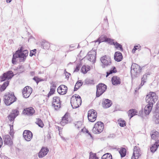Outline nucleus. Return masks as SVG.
Segmentation results:
<instances>
[{"label": "nucleus", "instance_id": "obj_18", "mask_svg": "<svg viewBox=\"0 0 159 159\" xmlns=\"http://www.w3.org/2000/svg\"><path fill=\"white\" fill-rule=\"evenodd\" d=\"M24 114L27 116H31L35 113V110L32 107L25 108L23 111Z\"/></svg>", "mask_w": 159, "mask_h": 159}, {"label": "nucleus", "instance_id": "obj_17", "mask_svg": "<svg viewBox=\"0 0 159 159\" xmlns=\"http://www.w3.org/2000/svg\"><path fill=\"white\" fill-rule=\"evenodd\" d=\"M23 135L25 140L28 141H30L33 137L32 132L28 130H25L24 131Z\"/></svg>", "mask_w": 159, "mask_h": 159}, {"label": "nucleus", "instance_id": "obj_53", "mask_svg": "<svg viewBox=\"0 0 159 159\" xmlns=\"http://www.w3.org/2000/svg\"><path fill=\"white\" fill-rule=\"evenodd\" d=\"M12 0H6V2L7 3H10V2Z\"/></svg>", "mask_w": 159, "mask_h": 159}, {"label": "nucleus", "instance_id": "obj_11", "mask_svg": "<svg viewBox=\"0 0 159 159\" xmlns=\"http://www.w3.org/2000/svg\"><path fill=\"white\" fill-rule=\"evenodd\" d=\"M96 52L94 50H92L88 52L86 57L90 61L93 62L96 60Z\"/></svg>", "mask_w": 159, "mask_h": 159}, {"label": "nucleus", "instance_id": "obj_8", "mask_svg": "<svg viewBox=\"0 0 159 159\" xmlns=\"http://www.w3.org/2000/svg\"><path fill=\"white\" fill-rule=\"evenodd\" d=\"M72 120V119L70 114L67 112L62 117L60 123L61 125L63 126L67 124L70 123Z\"/></svg>", "mask_w": 159, "mask_h": 159}, {"label": "nucleus", "instance_id": "obj_54", "mask_svg": "<svg viewBox=\"0 0 159 159\" xmlns=\"http://www.w3.org/2000/svg\"><path fill=\"white\" fill-rule=\"evenodd\" d=\"M62 138L63 139H64V138H63V137H62Z\"/></svg>", "mask_w": 159, "mask_h": 159}, {"label": "nucleus", "instance_id": "obj_6", "mask_svg": "<svg viewBox=\"0 0 159 159\" xmlns=\"http://www.w3.org/2000/svg\"><path fill=\"white\" fill-rule=\"evenodd\" d=\"M52 106L56 110H58L60 108L61 101L60 97H53L52 99Z\"/></svg>", "mask_w": 159, "mask_h": 159}, {"label": "nucleus", "instance_id": "obj_45", "mask_svg": "<svg viewBox=\"0 0 159 159\" xmlns=\"http://www.w3.org/2000/svg\"><path fill=\"white\" fill-rule=\"evenodd\" d=\"M141 46L139 45L135 46L134 47V48L132 50V52L133 53L135 52V51L137 50H140Z\"/></svg>", "mask_w": 159, "mask_h": 159}, {"label": "nucleus", "instance_id": "obj_27", "mask_svg": "<svg viewBox=\"0 0 159 159\" xmlns=\"http://www.w3.org/2000/svg\"><path fill=\"white\" fill-rule=\"evenodd\" d=\"M90 70V67L88 65H84L82 67L81 69V72L84 74H85L89 71Z\"/></svg>", "mask_w": 159, "mask_h": 159}, {"label": "nucleus", "instance_id": "obj_51", "mask_svg": "<svg viewBox=\"0 0 159 159\" xmlns=\"http://www.w3.org/2000/svg\"><path fill=\"white\" fill-rule=\"evenodd\" d=\"M79 69H80L79 67L78 66H77L76 67V68H75V71H78V70H79Z\"/></svg>", "mask_w": 159, "mask_h": 159}, {"label": "nucleus", "instance_id": "obj_12", "mask_svg": "<svg viewBox=\"0 0 159 159\" xmlns=\"http://www.w3.org/2000/svg\"><path fill=\"white\" fill-rule=\"evenodd\" d=\"M14 74L12 71H8L3 74L1 76V79L2 81H3L6 79H10L13 76Z\"/></svg>", "mask_w": 159, "mask_h": 159}, {"label": "nucleus", "instance_id": "obj_49", "mask_svg": "<svg viewBox=\"0 0 159 159\" xmlns=\"http://www.w3.org/2000/svg\"><path fill=\"white\" fill-rule=\"evenodd\" d=\"M3 144L2 140L1 137L0 136V148L2 146Z\"/></svg>", "mask_w": 159, "mask_h": 159}, {"label": "nucleus", "instance_id": "obj_52", "mask_svg": "<svg viewBox=\"0 0 159 159\" xmlns=\"http://www.w3.org/2000/svg\"><path fill=\"white\" fill-rule=\"evenodd\" d=\"M57 128H58V130L59 131V134H60V133L61 132V131H62V129L61 128H60L59 126H58Z\"/></svg>", "mask_w": 159, "mask_h": 159}, {"label": "nucleus", "instance_id": "obj_34", "mask_svg": "<svg viewBox=\"0 0 159 159\" xmlns=\"http://www.w3.org/2000/svg\"><path fill=\"white\" fill-rule=\"evenodd\" d=\"M35 123L41 128H43L44 126V124L42 121L39 118L36 119Z\"/></svg>", "mask_w": 159, "mask_h": 159}, {"label": "nucleus", "instance_id": "obj_4", "mask_svg": "<svg viewBox=\"0 0 159 159\" xmlns=\"http://www.w3.org/2000/svg\"><path fill=\"white\" fill-rule=\"evenodd\" d=\"M16 100V98L13 93H8L4 96V102L7 105H10Z\"/></svg>", "mask_w": 159, "mask_h": 159}, {"label": "nucleus", "instance_id": "obj_35", "mask_svg": "<svg viewBox=\"0 0 159 159\" xmlns=\"http://www.w3.org/2000/svg\"><path fill=\"white\" fill-rule=\"evenodd\" d=\"M55 88L56 87L55 86L53 87L52 88H51L50 89V91L48 93V97H49L51 95L54 94L55 92Z\"/></svg>", "mask_w": 159, "mask_h": 159}, {"label": "nucleus", "instance_id": "obj_26", "mask_svg": "<svg viewBox=\"0 0 159 159\" xmlns=\"http://www.w3.org/2000/svg\"><path fill=\"white\" fill-rule=\"evenodd\" d=\"M150 135L152 139L153 140H155L158 138L159 136V133L156 130H153L152 131Z\"/></svg>", "mask_w": 159, "mask_h": 159}, {"label": "nucleus", "instance_id": "obj_44", "mask_svg": "<svg viewBox=\"0 0 159 159\" xmlns=\"http://www.w3.org/2000/svg\"><path fill=\"white\" fill-rule=\"evenodd\" d=\"M89 159H98L95 153H91L90 154Z\"/></svg>", "mask_w": 159, "mask_h": 159}, {"label": "nucleus", "instance_id": "obj_9", "mask_svg": "<svg viewBox=\"0 0 159 159\" xmlns=\"http://www.w3.org/2000/svg\"><path fill=\"white\" fill-rule=\"evenodd\" d=\"M97 113L93 109H90L88 112V118L89 120L92 122H94L96 120Z\"/></svg>", "mask_w": 159, "mask_h": 159}, {"label": "nucleus", "instance_id": "obj_30", "mask_svg": "<svg viewBox=\"0 0 159 159\" xmlns=\"http://www.w3.org/2000/svg\"><path fill=\"white\" fill-rule=\"evenodd\" d=\"M113 43V44L115 46V48L120 51H122L123 50V48L122 47V46L121 45L118 43L117 42H113H113L112 43Z\"/></svg>", "mask_w": 159, "mask_h": 159}, {"label": "nucleus", "instance_id": "obj_37", "mask_svg": "<svg viewBox=\"0 0 159 159\" xmlns=\"http://www.w3.org/2000/svg\"><path fill=\"white\" fill-rule=\"evenodd\" d=\"M119 125L121 127H124L126 125L125 121L121 119H119L118 120Z\"/></svg>", "mask_w": 159, "mask_h": 159}, {"label": "nucleus", "instance_id": "obj_28", "mask_svg": "<svg viewBox=\"0 0 159 159\" xmlns=\"http://www.w3.org/2000/svg\"><path fill=\"white\" fill-rule=\"evenodd\" d=\"M42 47L44 49H48L50 47V43L46 41H43L41 44Z\"/></svg>", "mask_w": 159, "mask_h": 159}, {"label": "nucleus", "instance_id": "obj_47", "mask_svg": "<svg viewBox=\"0 0 159 159\" xmlns=\"http://www.w3.org/2000/svg\"><path fill=\"white\" fill-rule=\"evenodd\" d=\"M82 126V122L81 121H77L75 124V126L77 128H79Z\"/></svg>", "mask_w": 159, "mask_h": 159}, {"label": "nucleus", "instance_id": "obj_16", "mask_svg": "<svg viewBox=\"0 0 159 159\" xmlns=\"http://www.w3.org/2000/svg\"><path fill=\"white\" fill-rule=\"evenodd\" d=\"M67 91V88L64 85H60L57 89V92L60 94H65L66 93Z\"/></svg>", "mask_w": 159, "mask_h": 159}, {"label": "nucleus", "instance_id": "obj_41", "mask_svg": "<svg viewBox=\"0 0 159 159\" xmlns=\"http://www.w3.org/2000/svg\"><path fill=\"white\" fill-rule=\"evenodd\" d=\"M157 148L158 147L157 145L155 144H154L150 148L151 152L153 153L154 152L157 150Z\"/></svg>", "mask_w": 159, "mask_h": 159}, {"label": "nucleus", "instance_id": "obj_40", "mask_svg": "<svg viewBox=\"0 0 159 159\" xmlns=\"http://www.w3.org/2000/svg\"><path fill=\"white\" fill-rule=\"evenodd\" d=\"M19 111L18 109H16L13 110L12 112L11 113V114H12L14 116H15V117H16L17 116H18L19 114Z\"/></svg>", "mask_w": 159, "mask_h": 159}, {"label": "nucleus", "instance_id": "obj_31", "mask_svg": "<svg viewBox=\"0 0 159 159\" xmlns=\"http://www.w3.org/2000/svg\"><path fill=\"white\" fill-rule=\"evenodd\" d=\"M9 81H7L4 82L0 87V91L2 92L4 91L6 89L8 85Z\"/></svg>", "mask_w": 159, "mask_h": 159}, {"label": "nucleus", "instance_id": "obj_5", "mask_svg": "<svg viewBox=\"0 0 159 159\" xmlns=\"http://www.w3.org/2000/svg\"><path fill=\"white\" fill-rule=\"evenodd\" d=\"M104 124L101 121H98L94 125L92 132L94 134H98L102 132L104 129Z\"/></svg>", "mask_w": 159, "mask_h": 159}, {"label": "nucleus", "instance_id": "obj_43", "mask_svg": "<svg viewBox=\"0 0 159 159\" xmlns=\"http://www.w3.org/2000/svg\"><path fill=\"white\" fill-rule=\"evenodd\" d=\"M16 53L13 55V58L12 60V62L14 64H16V58H18L16 55H15Z\"/></svg>", "mask_w": 159, "mask_h": 159}, {"label": "nucleus", "instance_id": "obj_38", "mask_svg": "<svg viewBox=\"0 0 159 159\" xmlns=\"http://www.w3.org/2000/svg\"><path fill=\"white\" fill-rule=\"evenodd\" d=\"M83 83L81 82H77L75 84L74 91H76L82 85Z\"/></svg>", "mask_w": 159, "mask_h": 159}, {"label": "nucleus", "instance_id": "obj_25", "mask_svg": "<svg viewBox=\"0 0 159 159\" xmlns=\"http://www.w3.org/2000/svg\"><path fill=\"white\" fill-rule=\"evenodd\" d=\"M138 113L137 111L135 109L129 110L128 112V115L130 117V119L134 116L137 115Z\"/></svg>", "mask_w": 159, "mask_h": 159}, {"label": "nucleus", "instance_id": "obj_7", "mask_svg": "<svg viewBox=\"0 0 159 159\" xmlns=\"http://www.w3.org/2000/svg\"><path fill=\"white\" fill-rule=\"evenodd\" d=\"M107 86L104 84L100 83L97 86L96 96L98 97L101 95L106 90Z\"/></svg>", "mask_w": 159, "mask_h": 159}, {"label": "nucleus", "instance_id": "obj_19", "mask_svg": "<svg viewBox=\"0 0 159 159\" xmlns=\"http://www.w3.org/2000/svg\"><path fill=\"white\" fill-rule=\"evenodd\" d=\"M131 68V72L135 73L140 72L141 70V68L136 63H133L132 64Z\"/></svg>", "mask_w": 159, "mask_h": 159}, {"label": "nucleus", "instance_id": "obj_21", "mask_svg": "<svg viewBox=\"0 0 159 159\" xmlns=\"http://www.w3.org/2000/svg\"><path fill=\"white\" fill-rule=\"evenodd\" d=\"M49 151L48 148H42L39 153V157L42 158L45 156Z\"/></svg>", "mask_w": 159, "mask_h": 159}, {"label": "nucleus", "instance_id": "obj_23", "mask_svg": "<svg viewBox=\"0 0 159 159\" xmlns=\"http://www.w3.org/2000/svg\"><path fill=\"white\" fill-rule=\"evenodd\" d=\"M111 81L112 84L113 85L119 84L121 83L120 78L119 77L116 76H113L112 77Z\"/></svg>", "mask_w": 159, "mask_h": 159}, {"label": "nucleus", "instance_id": "obj_20", "mask_svg": "<svg viewBox=\"0 0 159 159\" xmlns=\"http://www.w3.org/2000/svg\"><path fill=\"white\" fill-rule=\"evenodd\" d=\"M98 42L99 43L101 42H103L104 41L107 42L109 43H111L112 42L113 40L108 38L107 37L104 35H101L98 39V40L95 42Z\"/></svg>", "mask_w": 159, "mask_h": 159}, {"label": "nucleus", "instance_id": "obj_10", "mask_svg": "<svg viewBox=\"0 0 159 159\" xmlns=\"http://www.w3.org/2000/svg\"><path fill=\"white\" fill-rule=\"evenodd\" d=\"M141 155L140 148L138 146H135L134 149V152L131 157V159H138Z\"/></svg>", "mask_w": 159, "mask_h": 159}, {"label": "nucleus", "instance_id": "obj_1", "mask_svg": "<svg viewBox=\"0 0 159 159\" xmlns=\"http://www.w3.org/2000/svg\"><path fill=\"white\" fill-rule=\"evenodd\" d=\"M146 101L148 103L144 108V112L147 115H148L151 112L153 104L157 100L156 94L155 93L150 92L146 97Z\"/></svg>", "mask_w": 159, "mask_h": 159}, {"label": "nucleus", "instance_id": "obj_42", "mask_svg": "<svg viewBox=\"0 0 159 159\" xmlns=\"http://www.w3.org/2000/svg\"><path fill=\"white\" fill-rule=\"evenodd\" d=\"M33 80H34L37 84L39 82L43 81L42 79L40 78H39L38 76H35L33 78Z\"/></svg>", "mask_w": 159, "mask_h": 159}, {"label": "nucleus", "instance_id": "obj_32", "mask_svg": "<svg viewBox=\"0 0 159 159\" xmlns=\"http://www.w3.org/2000/svg\"><path fill=\"white\" fill-rule=\"evenodd\" d=\"M119 153L121 157H125L126 155V150L125 148H122L119 151Z\"/></svg>", "mask_w": 159, "mask_h": 159}, {"label": "nucleus", "instance_id": "obj_36", "mask_svg": "<svg viewBox=\"0 0 159 159\" xmlns=\"http://www.w3.org/2000/svg\"><path fill=\"white\" fill-rule=\"evenodd\" d=\"M153 120L156 124L159 123V113H157L156 114L154 117Z\"/></svg>", "mask_w": 159, "mask_h": 159}, {"label": "nucleus", "instance_id": "obj_2", "mask_svg": "<svg viewBox=\"0 0 159 159\" xmlns=\"http://www.w3.org/2000/svg\"><path fill=\"white\" fill-rule=\"evenodd\" d=\"M28 55V51L26 50H24L23 47H21L19 50L16 51V55L20 58V62L25 61Z\"/></svg>", "mask_w": 159, "mask_h": 159}, {"label": "nucleus", "instance_id": "obj_39", "mask_svg": "<svg viewBox=\"0 0 159 159\" xmlns=\"http://www.w3.org/2000/svg\"><path fill=\"white\" fill-rule=\"evenodd\" d=\"M16 117L14 116L11 113L7 116L8 119L11 122H12V124L14 122V121Z\"/></svg>", "mask_w": 159, "mask_h": 159}, {"label": "nucleus", "instance_id": "obj_29", "mask_svg": "<svg viewBox=\"0 0 159 159\" xmlns=\"http://www.w3.org/2000/svg\"><path fill=\"white\" fill-rule=\"evenodd\" d=\"M117 72V70L116 68L114 66H112L110 70L107 72V75L106 77H107L110 74L114 73H116Z\"/></svg>", "mask_w": 159, "mask_h": 159}, {"label": "nucleus", "instance_id": "obj_3", "mask_svg": "<svg viewBox=\"0 0 159 159\" xmlns=\"http://www.w3.org/2000/svg\"><path fill=\"white\" fill-rule=\"evenodd\" d=\"M82 103L80 97L77 94L74 95L70 98V103L73 108L79 107Z\"/></svg>", "mask_w": 159, "mask_h": 159}, {"label": "nucleus", "instance_id": "obj_22", "mask_svg": "<svg viewBox=\"0 0 159 159\" xmlns=\"http://www.w3.org/2000/svg\"><path fill=\"white\" fill-rule=\"evenodd\" d=\"M123 58L122 55L120 52H115L114 55V59L115 61L119 62L121 61Z\"/></svg>", "mask_w": 159, "mask_h": 159}, {"label": "nucleus", "instance_id": "obj_15", "mask_svg": "<svg viewBox=\"0 0 159 159\" xmlns=\"http://www.w3.org/2000/svg\"><path fill=\"white\" fill-rule=\"evenodd\" d=\"M4 143L5 145L8 146H11L13 144V141L12 138L11 136L7 135H4L3 137Z\"/></svg>", "mask_w": 159, "mask_h": 159}, {"label": "nucleus", "instance_id": "obj_33", "mask_svg": "<svg viewBox=\"0 0 159 159\" xmlns=\"http://www.w3.org/2000/svg\"><path fill=\"white\" fill-rule=\"evenodd\" d=\"M102 159H112L111 154L107 153L104 154L102 157Z\"/></svg>", "mask_w": 159, "mask_h": 159}, {"label": "nucleus", "instance_id": "obj_24", "mask_svg": "<svg viewBox=\"0 0 159 159\" xmlns=\"http://www.w3.org/2000/svg\"><path fill=\"white\" fill-rule=\"evenodd\" d=\"M112 104L111 101L107 99H105L102 102V106L105 108L110 107Z\"/></svg>", "mask_w": 159, "mask_h": 159}, {"label": "nucleus", "instance_id": "obj_13", "mask_svg": "<svg viewBox=\"0 0 159 159\" xmlns=\"http://www.w3.org/2000/svg\"><path fill=\"white\" fill-rule=\"evenodd\" d=\"M101 61L104 67L110 65L111 63V57L106 55L101 57Z\"/></svg>", "mask_w": 159, "mask_h": 159}, {"label": "nucleus", "instance_id": "obj_14", "mask_svg": "<svg viewBox=\"0 0 159 159\" xmlns=\"http://www.w3.org/2000/svg\"><path fill=\"white\" fill-rule=\"evenodd\" d=\"M32 92V88L29 86H26L22 90V93L23 97L25 98L29 97Z\"/></svg>", "mask_w": 159, "mask_h": 159}, {"label": "nucleus", "instance_id": "obj_50", "mask_svg": "<svg viewBox=\"0 0 159 159\" xmlns=\"http://www.w3.org/2000/svg\"><path fill=\"white\" fill-rule=\"evenodd\" d=\"M154 144L158 147L159 146V139Z\"/></svg>", "mask_w": 159, "mask_h": 159}, {"label": "nucleus", "instance_id": "obj_48", "mask_svg": "<svg viewBox=\"0 0 159 159\" xmlns=\"http://www.w3.org/2000/svg\"><path fill=\"white\" fill-rule=\"evenodd\" d=\"M36 50L34 49V50L31 51L30 55V56L32 57L33 56L35 55L36 53Z\"/></svg>", "mask_w": 159, "mask_h": 159}, {"label": "nucleus", "instance_id": "obj_46", "mask_svg": "<svg viewBox=\"0 0 159 159\" xmlns=\"http://www.w3.org/2000/svg\"><path fill=\"white\" fill-rule=\"evenodd\" d=\"M81 132H82L83 133H87L91 137L92 136L91 134L89 132V131L85 128H84L82 129L81 131Z\"/></svg>", "mask_w": 159, "mask_h": 159}]
</instances>
